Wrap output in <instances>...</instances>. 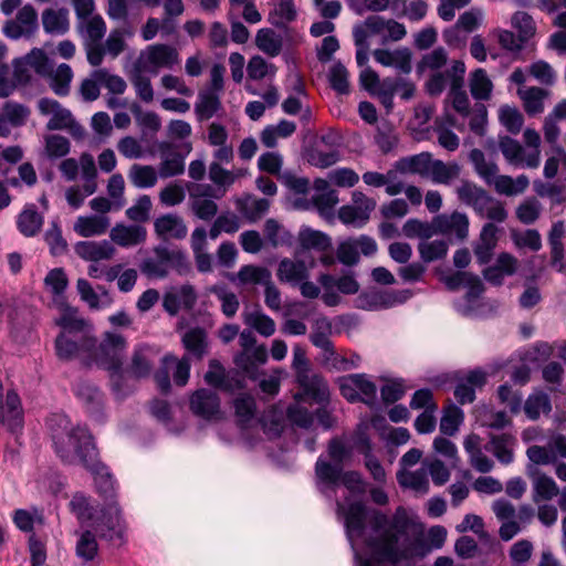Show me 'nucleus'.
I'll return each mask as SVG.
<instances>
[{"instance_id":"nucleus-2","label":"nucleus","mask_w":566,"mask_h":566,"mask_svg":"<svg viewBox=\"0 0 566 566\" xmlns=\"http://www.w3.org/2000/svg\"><path fill=\"white\" fill-rule=\"evenodd\" d=\"M85 367L96 366L108 373L112 389H119L123 385L124 360L127 349V339L115 332H105L101 340L91 336L84 344Z\"/></svg>"},{"instance_id":"nucleus-44","label":"nucleus","mask_w":566,"mask_h":566,"mask_svg":"<svg viewBox=\"0 0 566 566\" xmlns=\"http://www.w3.org/2000/svg\"><path fill=\"white\" fill-rule=\"evenodd\" d=\"M45 77L50 78V87L59 96H66L70 93V84L73 78V71L69 64L62 63Z\"/></svg>"},{"instance_id":"nucleus-42","label":"nucleus","mask_w":566,"mask_h":566,"mask_svg":"<svg viewBox=\"0 0 566 566\" xmlns=\"http://www.w3.org/2000/svg\"><path fill=\"white\" fill-rule=\"evenodd\" d=\"M214 198H201L200 195L190 193L189 209L193 216L202 221H210L218 214V205Z\"/></svg>"},{"instance_id":"nucleus-9","label":"nucleus","mask_w":566,"mask_h":566,"mask_svg":"<svg viewBox=\"0 0 566 566\" xmlns=\"http://www.w3.org/2000/svg\"><path fill=\"white\" fill-rule=\"evenodd\" d=\"M140 60L144 61V69H171L179 63V53L168 44H153L142 53Z\"/></svg>"},{"instance_id":"nucleus-4","label":"nucleus","mask_w":566,"mask_h":566,"mask_svg":"<svg viewBox=\"0 0 566 566\" xmlns=\"http://www.w3.org/2000/svg\"><path fill=\"white\" fill-rule=\"evenodd\" d=\"M170 269L184 274L189 270V262L184 251L165 245L155 247L153 255L139 264L140 272L149 279L167 277Z\"/></svg>"},{"instance_id":"nucleus-41","label":"nucleus","mask_w":566,"mask_h":566,"mask_svg":"<svg viewBox=\"0 0 566 566\" xmlns=\"http://www.w3.org/2000/svg\"><path fill=\"white\" fill-rule=\"evenodd\" d=\"M460 174L461 166L458 163H444L440 159H436L428 178L434 184L450 185L453 180L459 178Z\"/></svg>"},{"instance_id":"nucleus-63","label":"nucleus","mask_w":566,"mask_h":566,"mask_svg":"<svg viewBox=\"0 0 566 566\" xmlns=\"http://www.w3.org/2000/svg\"><path fill=\"white\" fill-rule=\"evenodd\" d=\"M541 212L542 205L534 197L523 200L515 210L516 218L523 224L534 223L539 218Z\"/></svg>"},{"instance_id":"nucleus-48","label":"nucleus","mask_w":566,"mask_h":566,"mask_svg":"<svg viewBox=\"0 0 566 566\" xmlns=\"http://www.w3.org/2000/svg\"><path fill=\"white\" fill-rule=\"evenodd\" d=\"M128 178L137 188H150L156 185L158 175L153 166L135 164L129 168Z\"/></svg>"},{"instance_id":"nucleus-16","label":"nucleus","mask_w":566,"mask_h":566,"mask_svg":"<svg viewBox=\"0 0 566 566\" xmlns=\"http://www.w3.org/2000/svg\"><path fill=\"white\" fill-rule=\"evenodd\" d=\"M499 232L500 229L496 224L492 222L483 224L479 239L473 247L474 255L480 264H486L491 261L499 241Z\"/></svg>"},{"instance_id":"nucleus-52","label":"nucleus","mask_w":566,"mask_h":566,"mask_svg":"<svg viewBox=\"0 0 566 566\" xmlns=\"http://www.w3.org/2000/svg\"><path fill=\"white\" fill-rule=\"evenodd\" d=\"M209 179L223 197L228 189L234 184L235 175L234 171L224 169L220 163L212 161L209 165Z\"/></svg>"},{"instance_id":"nucleus-43","label":"nucleus","mask_w":566,"mask_h":566,"mask_svg":"<svg viewBox=\"0 0 566 566\" xmlns=\"http://www.w3.org/2000/svg\"><path fill=\"white\" fill-rule=\"evenodd\" d=\"M298 241L304 250L324 252L332 247L331 238L327 234L310 228L300 231Z\"/></svg>"},{"instance_id":"nucleus-62","label":"nucleus","mask_w":566,"mask_h":566,"mask_svg":"<svg viewBox=\"0 0 566 566\" xmlns=\"http://www.w3.org/2000/svg\"><path fill=\"white\" fill-rule=\"evenodd\" d=\"M524 143L532 149L525 155V166L527 168H537L541 163V136L532 128H526L523 134Z\"/></svg>"},{"instance_id":"nucleus-28","label":"nucleus","mask_w":566,"mask_h":566,"mask_svg":"<svg viewBox=\"0 0 566 566\" xmlns=\"http://www.w3.org/2000/svg\"><path fill=\"white\" fill-rule=\"evenodd\" d=\"M111 220L108 217L92 214L78 217L74 222L73 229L78 235L90 238L104 234Z\"/></svg>"},{"instance_id":"nucleus-7","label":"nucleus","mask_w":566,"mask_h":566,"mask_svg":"<svg viewBox=\"0 0 566 566\" xmlns=\"http://www.w3.org/2000/svg\"><path fill=\"white\" fill-rule=\"evenodd\" d=\"M38 29V12L31 3H27L18 10L14 18L4 22L2 32L11 40L31 39Z\"/></svg>"},{"instance_id":"nucleus-25","label":"nucleus","mask_w":566,"mask_h":566,"mask_svg":"<svg viewBox=\"0 0 566 566\" xmlns=\"http://www.w3.org/2000/svg\"><path fill=\"white\" fill-rule=\"evenodd\" d=\"M528 475L532 478L533 494L532 500L534 503L541 501H551L559 493V488L553 478L539 473L538 470L528 468Z\"/></svg>"},{"instance_id":"nucleus-26","label":"nucleus","mask_w":566,"mask_h":566,"mask_svg":"<svg viewBox=\"0 0 566 566\" xmlns=\"http://www.w3.org/2000/svg\"><path fill=\"white\" fill-rule=\"evenodd\" d=\"M489 442L485 444V450L493 453V455L502 463L510 464L514 459V446L516 439L511 433L490 434Z\"/></svg>"},{"instance_id":"nucleus-32","label":"nucleus","mask_w":566,"mask_h":566,"mask_svg":"<svg viewBox=\"0 0 566 566\" xmlns=\"http://www.w3.org/2000/svg\"><path fill=\"white\" fill-rule=\"evenodd\" d=\"M76 30L84 42H101L106 33V23L99 14L77 20Z\"/></svg>"},{"instance_id":"nucleus-40","label":"nucleus","mask_w":566,"mask_h":566,"mask_svg":"<svg viewBox=\"0 0 566 566\" xmlns=\"http://www.w3.org/2000/svg\"><path fill=\"white\" fill-rule=\"evenodd\" d=\"M296 125L294 122L282 119L277 125H269L261 132V142L268 148H273L277 144V137L286 138L294 134Z\"/></svg>"},{"instance_id":"nucleus-31","label":"nucleus","mask_w":566,"mask_h":566,"mask_svg":"<svg viewBox=\"0 0 566 566\" xmlns=\"http://www.w3.org/2000/svg\"><path fill=\"white\" fill-rule=\"evenodd\" d=\"M436 159L430 153H420L410 157L401 158L397 161V169L400 172L417 174L423 178H428Z\"/></svg>"},{"instance_id":"nucleus-8","label":"nucleus","mask_w":566,"mask_h":566,"mask_svg":"<svg viewBox=\"0 0 566 566\" xmlns=\"http://www.w3.org/2000/svg\"><path fill=\"white\" fill-rule=\"evenodd\" d=\"M189 409L195 416L208 421L222 418L220 397L208 388L197 389L190 395Z\"/></svg>"},{"instance_id":"nucleus-5","label":"nucleus","mask_w":566,"mask_h":566,"mask_svg":"<svg viewBox=\"0 0 566 566\" xmlns=\"http://www.w3.org/2000/svg\"><path fill=\"white\" fill-rule=\"evenodd\" d=\"M92 526V531L101 539H105L117 547L125 543L126 525L116 502L105 504Z\"/></svg>"},{"instance_id":"nucleus-11","label":"nucleus","mask_w":566,"mask_h":566,"mask_svg":"<svg viewBox=\"0 0 566 566\" xmlns=\"http://www.w3.org/2000/svg\"><path fill=\"white\" fill-rule=\"evenodd\" d=\"M38 108L42 115H51L46 124L49 130L72 128L75 124L72 113L55 99L43 97L38 102Z\"/></svg>"},{"instance_id":"nucleus-23","label":"nucleus","mask_w":566,"mask_h":566,"mask_svg":"<svg viewBox=\"0 0 566 566\" xmlns=\"http://www.w3.org/2000/svg\"><path fill=\"white\" fill-rule=\"evenodd\" d=\"M172 145L167 142L158 145L161 156L158 174L161 178L175 177L181 175L185 170L184 157L179 153L172 151Z\"/></svg>"},{"instance_id":"nucleus-51","label":"nucleus","mask_w":566,"mask_h":566,"mask_svg":"<svg viewBox=\"0 0 566 566\" xmlns=\"http://www.w3.org/2000/svg\"><path fill=\"white\" fill-rule=\"evenodd\" d=\"M499 148L509 164L525 166V155L527 153L517 140L510 136L501 137L499 140Z\"/></svg>"},{"instance_id":"nucleus-34","label":"nucleus","mask_w":566,"mask_h":566,"mask_svg":"<svg viewBox=\"0 0 566 566\" xmlns=\"http://www.w3.org/2000/svg\"><path fill=\"white\" fill-rule=\"evenodd\" d=\"M489 186H493L500 195L512 197L523 193L530 186V179L525 175L513 179L511 176L497 174Z\"/></svg>"},{"instance_id":"nucleus-35","label":"nucleus","mask_w":566,"mask_h":566,"mask_svg":"<svg viewBox=\"0 0 566 566\" xmlns=\"http://www.w3.org/2000/svg\"><path fill=\"white\" fill-rule=\"evenodd\" d=\"M474 212L480 218L488 219L489 222L493 224L503 223L509 217L505 203L490 193Z\"/></svg>"},{"instance_id":"nucleus-10","label":"nucleus","mask_w":566,"mask_h":566,"mask_svg":"<svg viewBox=\"0 0 566 566\" xmlns=\"http://www.w3.org/2000/svg\"><path fill=\"white\" fill-rule=\"evenodd\" d=\"M469 224L468 216L459 211L441 213L433 218L434 234L455 235L459 240L468 238Z\"/></svg>"},{"instance_id":"nucleus-49","label":"nucleus","mask_w":566,"mask_h":566,"mask_svg":"<svg viewBox=\"0 0 566 566\" xmlns=\"http://www.w3.org/2000/svg\"><path fill=\"white\" fill-rule=\"evenodd\" d=\"M271 279V272L263 266L243 265L231 281L238 280L240 284H265Z\"/></svg>"},{"instance_id":"nucleus-17","label":"nucleus","mask_w":566,"mask_h":566,"mask_svg":"<svg viewBox=\"0 0 566 566\" xmlns=\"http://www.w3.org/2000/svg\"><path fill=\"white\" fill-rule=\"evenodd\" d=\"M268 360V349L265 345H259L249 352H241L234 356L237 368L247 377L255 379L259 373V366Z\"/></svg>"},{"instance_id":"nucleus-30","label":"nucleus","mask_w":566,"mask_h":566,"mask_svg":"<svg viewBox=\"0 0 566 566\" xmlns=\"http://www.w3.org/2000/svg\"><path fill=\"white\" fill-rule=\"evenodd\" d=\"M185 349L196 359L201 360L209 348L208 334L202 327H192L181 337Z\"/></svg>"},{"instance_id":"nucleus-27","label":"nucleus","mask_w":566,"mask_h":566,"mask_svg":"<svg viewBox=\"0 0 566 566\" xmlns=\"http://www.w3.org/2000/svg\"><path fill=\"white\" fill-rule=\"evenodd\" d=\"M207 231L203 227L196 228L190 237L196 265L199 272L211 271V255L207 252Z\"/></svg>"},{"instance_id":"nucleus-24","label":"nucleus","mask_w":566,"mask_h":566,"mask_svg":"<svg viewBox=\"0 0 566 566\" xmlns=\"http://www.w3.org/2000/svg\"><path fill=\"white\" fill-rule=\"evenodd\" d=\"M154 229L158 237L164 239H185L188 228L181 217L175 213H167L157 218L154 222Z\"/></svg>"},{"instance_id":"nucleus-59","label":"nucleus","mask_w":566,"mask_h":566,"mask_svg":"<svg viewBox=\"0 0 566 566\" xmlns=\"http://www.w3.org/2000/svg\"><path fill=\"white\" fill-rule=\"evenodd\" d=\"M286 413L282 409L271 407L262 416L264 431L271 437H279L285 428Z\"/></svg>"},{"instance_id":"nucleus-3","label":"nucleus","mask_w":566,"mask_h":566,"mask_svg":"<svg viewBox=\"0 0 566 566\" xmlns=\"http://www.w3.org/2000/svg\"><path fill=\"white\" fill-rule=\"evenodd\" d=\"M53 441L55 451L63 462H78L86 469H96L97 450L85 428L75 427L64 433H56Z\"/></svg>"},{"instance_id":"nucleus-39","label":"nucleus","mask_w":566,"mask_h":566,"mask_svg":"<svg viewBox=\"0 0 566 566\" xmlns=\"http://www.w3.org/2000/svg\"><path fill=\"white\" fill-rule=\"evenodd\" d=\"M221 108V102L212 91H201L195 105V113L199 122L210 119Z\"/></svg>"},{"instance_id":"nucleus-21","label":"nucleus","mask_w":566,"mask_h":566,"mask_svg":"<svg viewBox=\"0 0 566 566\" xmlns=\"http://www.w3.org/2000/svg\"><path fill=\"white\" fill-rule=\"evenodd\" d=\"M112 242L123 248L135 247L146 241V228L139 224H116L109 232Z\"/></svg>"},{"instance_id":"nucleus-1","label":"nucleus","mask_w":566,"mask_h":566,"mask_svg":"<svg viewBox=\"0 0 566 566\" xmlns=\"http://www.w3.org/2000/svg\"><path fill=\"white\" fill-rule=\"evenodd\" d=\"M336 512L344 518L347 537L350 542L364 535L366 522L370 525V534L365 537V545L370 553V560L377 563L398 564L422 555L423 543L419 536H411V520L405 509L398 507L389 518L386 514L374 511L368 516L364 503L357 501L345 506L337 502Z\"/></svg>"},{"instance_id":"nucleus-57","label":"nucleus","mask_w":566,"mask_h":566,"mask_svg":"<svg viewBox=\"0 0 566 566\" xmlns=\"http://www.w3.org/2000/svg\"><path fill=\"white\" fill-rule=\"evenodd\" d=\"M92 472L95 480L97 492L105 499V501L114 502V483L112 476L106 472V468L96 459V469H87Z\"/></svg>"},{"instance_id":"nucleus-22","label":"nucleus","mask_w":566,"mask_h":566,"mask_svg":"<svg viewBox=\"0 0 566 566\" xmlns=\"http://www.w3.org/2000/svg\"><path fill=\"white\" fill-rule=\"evenodd\" d=\"M374 57L381 65L394 66L402 74H409L412 70V53L408 48H401L395 51L377 49L374 51Z\"/></svg>"},{"instance_id":"nucleus-47","label":"nucleus","mask_w":566,"mask_h":566,"mask_svg":"<svg viewBox=\"0 0 566 566\" xmlns=\"http://www.w3.org/2000/svg\"><path fill=\"white\" fill-rule=\"evenodd\" d=\"M0 116L9 127H20L27 123L30 109L23 104L9 101L3 104Z\"/></svg>"},{"instance_id":"nucleus-61","label":"nucleus","mask_w":566,"mask_h":566,"mask_svg":"<svg viewBox=\"0 0 566 566\" xmlns=\"http://www.w3.org/2000/svg\"><path fill=\"white\" fill-rule=\"evenodd\" d=\"M340 464H331L324 460H317L315 464V474L318 481L329 486H336L339 484L342 474Z\"/></svg>"},{"instance_id":"nucleus-19","label":"nucleus","mask_w":566,"mask_h":566,"mask_svg":"<svg viewBox=\"0 0 566 566\" xmlns=\"http://www.w3.org/2000/svg\"><path fill=\"white\" fill-rule=\"evenodd\" d=\"M41 22L45 33L64 35L70 31V11L66 8H46L41 13Z\"/></svg>"},{"instance_id":"nucleus-6","label":"nucleus","mask_w":566,"mask_h":566,"mask_svg":"<svg viewBox=\"0 0 566 566\" xmlns=\"http://www.w3.org/2000/svg\"><path fill=\"white\" fill-rule=\"evenodd\" d=\"M155 353L147 344L136 345L130 354L129 361L124 367L123 385L119 389H113L119 395H126L128 391L127 380H140L150 376L154 369Z\"/></svg>"},{"instance_id":"nucleus-33","label":"nucleus","mask_w":566,"mask_h":566,"mask_svg":"<svg viewBox=\"0 0 566 566\" xmlns=\"http://www.w3.org/2000/svg\"><path fill=\"white\" fill-rule=\"evenodd\" d=\"M237 209L250 222L261 219L270 208L268 199H258L251 195H244L235 200Z\"/></svg>"},{"instance_id":"nucleus-15","label":"nucleus","mask_w":566,"mask_h":566,"mask_svg":"<svg viewBox=\"0 0 566 566\" xmlns=\"http://www.w3.org/2000/svg\"><path fill=\"white\" fill-rule=\"evenodd\" d=\"M91 339V336L83 335L77 339L71 338L65 333H61L55 339L56 355L60 359L71 360L77 359L82 366L85 367V346L86 340ZM90 352H87L88 354Z\"/></svg>"},{"instance_id":"nucleus-38","label":"nucleus","mask_w":566,"mask_h":566,"mask_svg":"<svg viewBox=\"0 0 566 566\" xmlns=\"http://www.w3.org/2000/svg\"><path fill=\"white\" fill-rule=\"evenodd\" d=\"M469 158L474 166L478 176L484 180L486 185L499 174V166L494 160L486 159L482 150L474 148L470 151Z\"/></svg>"},{"instance_id":"nucleus-20","label":"nucleus","mask_w":566,"mask_h":566,"mask_svg":"<svg viewBox=\"0 0 566 566\" xmlns=\"http://www.w3.org/2000/svg\"><path fill=\"white\" fill-rule=\"evenodd\" d=\"M10 432L17 433L23 426V410L20 398L14 390H9L3 398V419L0 418Z\"/></svg>"},{"instance_id":"nucleus-13","label":"nucleus","mask_w":566,"mask_h":566,"mask_svg":"<svg viewBox=\"0 0 566 566\" xmlns=\"http://www.w3.org/2000/svg\"><path fill=\"white\" fill-rule=\"evenodd\" d=\"M74 252L78 258L88 262L108 261L116 254L111 241H80L74 244Z\"/></svg>"},{"instance_id":"nucleus-45","label":"nucleus","mask_w":566,"mask_h":566,"mask_svg":"<svg viewBox=\"0 0 566 566\" xmlns=\"http://www.w3.org/2000/svg\"><path fill=\"white\" fill-rule=\"evenodd\" d=\"M18 229L20 232L25 237H33L35 235L42 224H43V218L42 216L35 210L34 206L27 207L18 217Z\"/></svg>"},{"instance_id":"nucleus-56","label":"nucleus","mask_w":566,"mask_h":566,"mask_svg":"<svg viewBox=\"0 0 566 566\" xmlns=\"http://www.w3.org/2000/svg\"><path fill=\"white\" fill-rule=\"evenodd\" d=\"M518 95L524 103L526 113L531 115L538 114L544 109V98L548 95V92L541 87H530L525 91L518 90Z\"/></svg>"},{"instance_id":"nucleus-60","label":"nucleus","mask_w":566,"mask_h":566,"mask_svg":"<svg viewBox=\"0 0 566 566\" xmlns=\"http://www.w3.org/2000/svg\"><path fill=\"white\" fill-rule=\"evenodd\" d=\"M359 451L365 454V467L370 472L375 481L384 483L386 481V472L381 463L371 454V447L366 437L359 438Z\"/></svg>"},{"instance_id":"nucleus-54","label":"nucleus","mask_w":566,"mask_h":566,"mask_svg":"<svg viewBox=\"0 0 566 566\" xmlns=\"http://www.w3.org/2000/svg\"><path fill=\"white\" fill-rule=\"evenodd\" d=\"M493 84L483 69H478L471 74L470 92L478 101H488L491 96Z\"/></svg>"},{"instance_id":"nucleus-50","label":"nucleus","mask_w":566,"mask_h":566,"mask_svg":"<svg viewBox=\"0 0 566 566\" xmlns=\"http://www.w3.org/2000/svg\"><path fill=\"white\" fill-rule=\"evenodd\" d=\"M524 411L531 420H537L542 413L548 415L552 411L548 395L543 391L531 395L525 401Z\"/></svg>"},{"instance_id":"nucleus-53","label":"nucleus","mask_w":566,"mask_h":566,"mask_svg":"<svg viewBox=\"0 0 566 566\" xmlns=\"http://www.w3.org/2000/svg\"><path fill=\"white\" fill-rule=\"evenodd\" d=\"M129 81L134 86L137 96L145 103L154 101V90L150 78L143 73L139 65H135L129 74Z\"/></svg>"},{"instance_id":"nucleus-37","label":"nucleus","mask_w":566,"mask_h":566,"mask_svg":"<svg viewBox=\"0 0 566 566\" xmlns=\"http://www.w3.org/2000/svg\"><path fill=\"white\" fill-rule=\"evenodd\" d=\"M398 483L416 492L427 493L429 490L428 470L422 467L416 471L399 470L397 472Z\"/></svg>"},{"instance_id":"nucleus-55","label":"nucleus","mask_w":566,"mask_h":566,"mask_svg":"<svg viewBox=\"0 0 566 566\" xmlns=\"http://www.w3.org/2000/svg\"><path fill=\"white\" fill-rule=\"evenodd\" d=\"M449 243L443 239L421 241L418 244L420 258L426 263L443 259L447 255Z\"/></svg>"},{"instance_id":"nucleus-29","label":"nucleus","mask_w":566,"mask_h":566,"mask_svg":"<svg viewBox=\"0 0 566 566\" xmlns=\"http://www.w3.org/2000/svg\"><path fill=\"white\" fill-rule=\"evenodd\" d=\"M276 275L281 282L295 286L307 280L310 274L304 261L284 259L279 264Z\"/></svg>"},{"instance_id":"nucleus-12","label":"nucleus","mask_w":566,"mask_h":566,"mask_svg":"<svg viewBox=\"0 0 566 566\" xmlns=\"http://www.w3.org/2000/svg\"><path fill=\"white\" fill-rule=\"evenodd\" d=\"M197 303V293L191 284H184L166 292L163 300L165 311L175 316L181 307L191 310Z\"/></svg>"},{"instance_id":"nucleus-46","label":"nucleus","mask_w":566,"mask_h":566,"mask_svg":"<svg viewBox=\"0 0 566 566\" xmlns=\"http://www.w3.org/2000/svg\"><path fill=\"white\" fill-rule=\"evenodd\" d=\"M243 321L264 337H270L275 333V322L260 310L244 313Z\"/></svg>"},{"instance_id":"nucleus-64","label":"nucleus","mask_w":566,"mask_h":566,"mask_svg":"<svg viewBox=\"0 0 566 566\" xmlns=\"http://www.w3.org/2000/svg\"><path fill=\"white\" fill-rule=\"evenodd\" d=\"M13 522L20 531L31 533L34 523L44 524V517L38 509L32 511L19 509L13 513Z\"/></svg>"},{"instance_id":"nucleus-18","label":"nucleus","mask_w":566,"mask_h":566,"mask_svg":"<svg viewBox=\"0 0 566 566\" xmlns=\"http://www.w3.org/2000/svg\"><path fill=\"white\" fill-rule=\"evenodd\" d=\"M75 534V556L84 565L96 564L99 558L98 536L90 528L77 531Z\"/></svg>"},{"instance_id":"nucleus-36","label":"nucleus","mask_w":566,"mask_h":566,"mask_svg":"<svg viewBox=\"0 0 566 566\" xmlns=\"http://www.w3.org/2000/svg\"><path fill=\"white\" fill-rule=\"evenodd\" d=\"M455 192L459 201L471 207L473 211H475L489 196L485 189L469 180H462L460 186L457 187Z\"/></svg>"},{"instance_id":"nucleus-58","label":"nucleus","mask_w":566,"mask_h":566,"mask_svg":"<svg viewBox=\"0 0 566 566\" xmlns=\"http://www.w3.org/2000/svg\"><path fill=\"white\" fill-rule=\"evenodd\" d=\"M256 46L270 56H276L282 50V40L272 29H260L255 36Z\"/></svg>"},{"instance_id":"nucleus-14","label":"nucleus","mask_w":566,"mask_h":566,"mask_svg":"<svg viewBox=\"0 0 566 566\" xmlns=\"http://www.w3.org/2000/svg\"><path fill=\"white\" fill-rule=\"evenodd\" d=\"M296 379L303 388V394L295 395L296 400L302 399L303 396H308L318 403L328 401L329 388L323 377L316 374L302 371Z\"/></svg>"}]
</instances>
